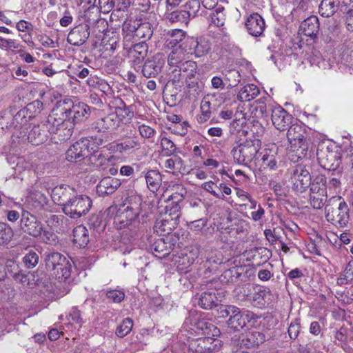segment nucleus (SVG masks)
<instances>
[{"mask_svg":"<svg viewBox=\"0 0 353 353\" xmlns=\"http://www.w3.org/2000/svg\"><path fill=\"white\" fill-rule=\"evenodd\" d=\"M245 27L249 34L253 37L261 36L265 27L264 19L262 17L254 13L248 17L245 21Z\"/></svg>","mask_w":353,"mask_h":353,"instance_id":"28","label":"nucleus"},{"mask_svg":"<svg viewBox=\"0 0 353 353\" xmlns=\"http://www.w3.org/2000/svg\"><path fill=\"white\" fill-rule=\"evenodd\" d=\"M190 52L188 48L185 47L184 41L182 44L174 48L169 53L168 60V81L165 87L174 86L181 87L180 83V70L179 65L188 58Z\"/></svg>","mask_w":353,"mask_h":353,"instance_id":"2","label":"nucleus"},{"mask_svg":"<svg viewBox=\"0 0 353 353\" xmlns=\"http://www.w3.org/2000/svg\"><path fill=\"white\" fill-rule=\"evenodd\" d=\"M253 290H254L253 285L243 284L235 289V296L239 301H249Z\"/></svg>","mask_w":353,"mask_h":353,"instance_id":"42","label":"nucleus"},{"mask_svg":"<svg viewBox=\"0 0 353 353\" xmlns=\"http://www.w3.org/2000/svg\"><path fill=\"white\" fill-rule=\"evenodd\" d=\"M350 211L347 203L340 196H334L329 199L325 206L326 220L338 229L347 227L350 220Z\"/></svg>","mask_w":353,"mask_h":353,"instance_id":"1","label":"nucleus"},{"mask_svg":"<svg viewBox=\"0 0 353 353\" xmlns=\"http://www.w3.org/2000/svg\"><path fill=\"white\" fill-rule=\"evenodd\" d=\"M88 225L94 235L97 236L104 231L106 222L102 214H92L88 219Z\"/></svg>","mask_w":353,"mask_h":353,"instance_id":"40","label":"nucleus"},{"mask_svg":"<svg viewBox=\"0 0 353 353\" xmlns=\"http://www.w3.org/2000/svg\"><path fill=\"white\" fill-rule=\"evenodd\" d=\"M20 228L26 234L38 238L43 232V224L37 218L28 211H23L20 219Z\"/></svg>","mask_w":353,"mask_h":353,"instance_id":"12","label":"nucleus"},{"mask_svg":"<svg viewBox=\"0 0 353 353\" xmlns=\"http://www.w3.org/2000/svg\"><path fill=\"white\" fill-rule=\"evenodd\" d=\"M341 170H336V172H332L330 179L328 182H327V188L329 189H336L340 187L341 185Z\"/></svg>","mask_w":353,"mask_h":353,"instance_id":"62","label":"nucleus"},{"mask_svg":"<svg viewBox=\"0 0 353 353\" xmlns=\"http://www.w3.org/2000/svg\"><path fill=\"white\" fill-rule=\"evenodd\" d=\"M257 318L256 314L249 310H241L238 315L232 320H227L228 329L233 332L242 330L252 321Z\"/></svg>","mask_w":353,"mask_h":353,"instance_id":"21","label":"nucleus"},{"mask_svg":"<svg viewBox=\"0 0 353 353\" xmlns=\"http://www.w3.org/2000/svg\"><path fill=\"white\" fill-rule=\"evenodd\" d=\"M242 268L234 266L225 270L219 276V280L222 283L229 284L238 281L242 274Z\"/></svg>","mask_w":353,"mask_h":353,"instance_id":"38","label":"nucleus"},{"mask_svg":"<svg viewBox=\"0 0 353 353\" xmlns=\"http://www.w3.org/2000/svg\"><path fill=\"white\" fill-rule=\"evenodd\" d=\"M161 145L166 156L173 154L176 150V146L172 141L165 137L161 139Z\"/></svg>","mask_w":353,"mask_h":353,"instance_id":"61","label":"nucleus"},{"mask_svg":"<svg viewBox=\"0 0 353 353\" xmlns=\"http://www.w3.org/2000/svg\"><path fill=\"white\" fill-rule=\"evenodd\" d=\"M130 126L126 128V134L122 137L120 143L123 153H129L134 150L141 148V143L139 137L136 135V131L129 129Z\"/></svg>","mask_w":353,"mask_h":353,"instance_id":"25","label":"nucleus"},{"mask_svg":"<svg viewBox=\"0 0 353 353\" xmlns=\"http://www.w3.org/2000/svg\"><path fill=\"white\" fill-rule=\"evenodd\" d=\"M338 0H323L319 6V13L321 16L329 17L337 10Z\"/></svg>","mask_w":353,"mask_h":353,"instance_id":"41","label":"nucleus"},{"mask_svg":"<svg viewBox=\"0 0 353 353\" xmlns=\"http://www.w3.org/2000/svg\"><path fill=\"white\" fill-rule=\"evenodd\" d=\"M223 263V258L221 254L219 256L214 253L209 254L205 261V266L210 271H214L216 268V265Z\"/></svg>","mask_w":353,"mask_h":353,"instance_id":"58","label":"nucleus"},{"mask_svg":"<svg viewBox=\"0 0 353 353\" xmlns=\"http://www.w3.org/2000/svg\"><path fill=\"white\" fill-rule=\"evenodd\" d=\"M261 146V141L258 139H246L245 141L234 147L231 151L235 163L248 165L254 159Z\"/></svg>","mask_w":353,"mask_h":353,"instance_id":"7","label":"nucleus"},{"mask_svg":"<svg viewBox=\"0 0 353 353\" xmlns=\"http://www.w3.org/2000/svg\"><path fill=\"white\" fill-rule=\"evenodd\" d=\"M50 129L48 117L46 121L32 126L28 134V141L35 145L43 143L50 137Z\"/></svg>","mask_w":353,"mask_h":353,"instance_id":"17","label":"nucleus"},{"mask_svg":"<svg viewBox=\"0 0 353 353\" xmlns=\"http://www.w3.org/2000/svg\"><path fill=\"white\" fill-rule=\"evenodd\" d=\"M212 337H201L190 341L189 351L192 353H210L214 349Z\"/></svg>","mask_w":353,"mask_h":353,"instance_id":"26","label":"nucleus"},{"mask_svg":"<svg viewBox=\"0 0 353 353\" xmlns=\"http://www.w3.org/2000/svg\"><path fill=\"white\" fill-rule=\"evenodd\" d=\"M45 266L48 272H50L59 281H65L71 274V261L63 254L52 252L46 254Z\"/></svg>","mask_w":353,"mask_h":353,"instance_id":"3","label":"nucleus"},{"mask_svg":"<svg viewBox=\"0 0 353 353\" xmlns=\"http://www.w3.org/2000/svg\"><path fill=\"white\" fill-rule=\"evenodd\" d=\"M326 193H312L310 194V201L311 205L314 209H321L324 205L325 206V197Z\"/></svg>","mask_w":353,"mask_h":353,"instance_id":"53","label":"nucleus"},{"mask_svg":"<svg viewBox=\"0 0 353 353\" xmlns=\"http://www.w3.org/2000/svg\"><path fill=\"white\" fill-rule=\"evenodd\" d=\"M137 199L139 201V203H137L136 206L128 205L117 211L114 217V223L117 229L121 230L137 223V218L139 212V205L141 198L139 196L134 197V199Z\"/></svg>","mask_w":353,"mask_h":353,"instance_id":"9","label":"nucleus"},{"mask_svg":"<svg viewBox=\"0 0 353 353\" xmlns=\"http://www.w3.org/2000/svg\"><path fill=\"white\" fill-rule=\"evenodd\" d=\"M28 199L29 202L32 203V206L37 209L41 208L48 203V198L46 196L39 191L31 192Z\"/></svg>","mask_w":353,"mask_h":353,"instance_id":"48","label":"nucleus"},{"mask_svg":"<svg viewBox=\"0 0 353 353\" xmlns=\"http://www.w3.org/2000/svg\"><path fill=\"white\" fill-rule=\"evenodd\" d=\"M90 144L88 139H80L75 142L66 151V159L70 162L77 163L88 158L90 152Z\"/></svg>","mask_w":353,"mask_h":353,"instance_id":"16","label":"nucleus"},{"mask_svg":"<svg viewBox=\"0 0 353 353\" xmlns=\"http://www.w3.org/2000/svg\"><path fill=\"white\" fill-rule=\"evenodd\" d=\"M317 159L322 168L330 172H336L341 164V155L337 151L330 150L328 147L318 149Z\"/></svg>","mask_w":353,"mask_h":353,"instance_id":"10","label":"nucleus"},{"mask_svg":"<svg viewBox=\"0 0 353 353\" xmlns=\"http://www.w3.org/2000/svg\"><path fill=\"white\" fill-rule=\"evenodd\" d=\"M210 102L205 97L202 99L201 102V115L198 119L199 122L204 123L210 117Z\"/></svg>","mask_w":353,"mask_h":353,"instance_id":"57","label":"nucleus"},{"mask_svg":"<svg viewBox=\"0 0 353 353\" xmlns=\"http://www.w3.org/2000/svg\"><path fill=\"white\" fill-rule=\"evenodd\" d=\"M201 10V4L199 0H189L184 5V10L183 16L188 14L189 18H194L196 16L202 14Z\"/></svg>","mask_w":353,"mask_h":353,"instance_id":"44","label":"nucleus"},{"mask_svg":"<svg viewBox=\"0 0 353 353\" xmlns=\"http://www.w3.org/2000/svg\"><path fill=\"white\" fill-rule=\"evenodd\" d=\"M168 46L170 48L177 47V44L185 39V32L179 29L172 30L168 32Z\"/></svg>","mask_w":353,"mask_h":353,"instance_id":"49","label":"nucleus"},{"mask_svg":"<svg viewBox=\"0 0 353 353\" xmlns=\"http://www.w3.org/2000/svg\"><path fill=\"white\" fill-rule=\"evenodd\" d=\"M178 221L179 216L157 221L154 225V230L160 235H169L171 231L176 228L179 223Z\"/></svg>","mask_w":353,"mask_h":353,"instance_id":"33","label":"nucleus"},{"mask_svg":"<svg viewBox=\"0 0 353 353\" xmlns=\"http://www.w3.org/2000/svg\"><path fill=\"white\" fill-rule=\"evenodd\" d=\"M90 241L88 229L83 225L73 230V242L79 248H85Z\"/></svg>","mask_w":353,"mask_h":353,"instance_id":"35","label":"nucleus"},{"mask_svg":"<svg viewBox=\"0 0 353 353\" xmlns=\"http://www.w3.org/2000/svg\"><path fill=\"white\" fill-rule=\"evenodd\" d=\"M319 23L316 17L312 16L304 20L300 26L301 34L307 37H314L319 32Z\"/></svg>","mask_w":353,"mask_h":353,"instance_id":"34","label":"nucleus"},{"mask_svg":"<svg viewBox=\"0 0 353 353\" xmlns=\"http://www.w3.org/2000/svg\"><path fill=\"white\" fill-rule=\"evenodd\" d=\"M121 185L119 179L111 176L103 177L97 185V192L100 196L113 194Z\"/></svg>","mask_w":353,"mask_h":353,"instance_id":"27","label":"nucleus"},{"mask_svg":"<svg viewBox=\"0 0 353 353\" xmlns=\"http://www.w3.org/2000/svg\"><path fill=\"white\" fill-rule=\"evenodd\" d=\"M272 121L276 129L283 131L290 127L292 121V117L281 106L272 110Z\"/></svg>","mask_w":353,"mask_h":353,"instance_id":"22","label":"nucleus"},{"mask_svg":"<svg viewBox=\"0 0 353 353\" xmlns=\"http://www.w3.org/2000/svg\"><path fill=\"white\" fill-rule=\"evenodd\" d=\"M293 188L298 192L303 193L311 184V174L308 168L303 165L295 166L291 176Z\"/></svg>","mask_w":353,"mask_h":353,"instance_id":"11","label":"nucleus"},{"mask_svg":"<svg viewBox=\"0 0 353 353\" xmlns=\"http://www.w3.org/2000/svg\"><path fill=\"white\" fill-rule=\"evenodd\" d=\"M89 34L88 29L85 27L75 28L69 32L67 41L71 45L79 46L86 41Z\"/></svg>","mask_w":353,"mask_h":353,"instance_id":"32","label":"nucleus"},{"mask_svg":"<svg viewBox=\"0 0 353 353\" xmlns=\"http://www.w3.org/2000/svg\"><path fill=\"white\" fill-rule=\"evenodd\" d=\"M106 296L114 303H121L125 298V294L119 290H110L106 291Z\"/></svg>","mask_w":353,"mask_h":353,"instance_id":"64","label":"nucleus"},{"mask_svg":"<svg viewBox=\"0 0 353 353\" xmlns=\"http://www.w3.org/2000/svg\"><path fill=\"white\" fill-rule=\"evenodd\" d=\"M148 46L144 41L134 44L129 51L130 58L134 64L141 63L147 54Z\"/></svg>","mask_w":353,"mask_h":353,"instance_id":"36","label":"nucleus"},{"mask_svg":"<svg viewBox=\"0 0 353 353\" xmlns=\"http://www.w3.org/2000/svg\"><path fill=\"white\" fill-rule=\"evenodd\" d=\"M60 114L54 109L48 116L50 139L54 143H61L70 139L72 134L73 124L64 116L57 118Z\"/></svg>","mask_w":353,"mask_h":353,"instance_id":"4","label":"nucleus"},{"mask_svg":"<svg viewBox=\"0 0 353 353\" xmlns=\"http://www.w3.org/2000/svg\"><path fill=\"white\" fill-rule=\"evenodd\" d=\"M165 57L162 53H157L153 57L148 59L142 67L143 74L146 77H152L157 75L163 67Z\"/></svg>","mask_w":353,"mask_h":353,"instance_id":"19","label":"nucleus"},{"mask_svg":"<svg viewBox=\"0 0 353 353\" xmlns=\"http://www.w3.org/2000/svg\"><path fill=\"white\" fill-rule=\"evenodd\" d=\"M21 46L20 43L15 39H5L0 37V48L6 51L14 52L18 50Z\"/></svg>","mask_w":353,"mask_h":353,"instance_id":"56","label":"nucleus"},{"mask_svg":"<svg viewBox=\"0 0 353 353\" xmlns=\"http://www.w3.org/2000/svg\"><path fill=\"white\" fill-rule=\"evenodd\" d=\"M180 79H181L182 72L185 73L187 76L192 77L196 71L197 64L195 61L185 59V61L179 65Z\"/></svg>","mask_w":353,"mask_h":353,"instance_id":"52","label":"nucleus"},{"mask_svg":"<svg viewBox=\"0 0 353 353\" xmlns=\"http://www.w3.org/2000/svg\"><path fill=\"white\" fill-rule=\"evenodd\" d=\"M287 137L291 144V150L298 159L307 157L308 143L305 129L299 124H293L288 128Z\"/></svg>","mask_w":353,"mask_h":353,"instance_id":"6","label":"nucleus"},{"mask_svg":"<svg viewBox=\"0 0 353 353\" xmlns=\"http://www.w3.org/2000/svg\"><path fill=\"white\" fill-rule=\"evenodd\" d=\"M202 188L216 198L222 200L225 199V196L222 194V192H218L217 184L214 183L213 181H210L204 183L202 185Z\"/></svg>","mask_w":353,"mask_h":353,"instance_id":"60","label":"nucleus"},{"mask_svg":"<svg viewBox=\"0 0 353 353\" xmlns=\"http://www.w3.org/2000/svg\"><path fill=\"white\" fill-rule=\"evenodd\" d=\"M120 103L123 105V107L118 106L115 108V111L113 112L114 114H117L119 123L124 119H131L133 116V112H131L125 104L121 100Z\"/></svg>","mask_w":353,"mask_h":353,"instance_id":"59","label":"nucleus"},{"mask_svg":"<svg viewBox=\"0 0 353 353\" xmlns=\"http://www.w3.org/2000/svg\"><path fill=\"white\" fill-rule=\"evenodd\" d=\"M0 128L3 130L14 129V121H12V112L11 110H5L0 114Z\"/></svg>","mask_w":353,"mask_h":353,"instance_id":"46","label":"nucleus"},{"mask_svg":"<svg viewBox=\"0 0 353 353\" xmlns=\"http://www.w3.org/2000/svg\"><path fill=\"white\" fill-rule=\"evenodd\" d=\"M76 192L74 188L68 185L61 184L52 189L51 197L57 205L65 208V205L71 200Z\"/></svg>","mask_w":353,"mask_h":353,"instance_id":"20","label":"nucleus"},{"mask_svg":"<svg viewBox=\"0 0 353 353\" xmlns=\"http://www.w3.org/2000/svg\"><path fill=\"white\" fill-rule=\"evenodd\" d=\"M70 99L57 101L56 111L59 112L61 116L71 121L72 123H79L87 119L90 115V108L83 103L72 105Z\"/></svg>","mask_w":353,"mask_h":353,"instance_id":"5","label":"nucleus"},{"mask_svg":"<svg viewBox=\"0 0 353 353\" xmlns=\"http://www.w3.org/2000/svg\"><path fill=\"white\" fill-rule=\"evenodd\" d=\"M184 42L185 47L190 52V54H194L196 57H202L206 55L211 50V43L205 37H200L197 39L193 37H188L184 40Z\"/></svg>","mask_w":353,"mask_h":353,"instance_id":"18","label":"nucleus"},{"mask_svg":"<svg viewBox=\"0 0 353 353\" xmlns=\"http://www.w3.org/2000/svg\"><path fill=\"white\" fill-rule=\"evenodd\" d=\"M224 8L217 6L216 8L210 14V23L216 27L223 26L225 23V16L223 12Z\"/></svg>","mask_w":353,"mask_h":353,"instance_id":"47","label":"nucleus"},{"mask_svg":"<svg viewBox=\"0 0 353 353\" xmlns=\"http://www.w3.org/2000/svg\"><path fill=\"white\" fill-rule=\"evenodd\" d=\"M92 206V201L88 196L77 195V192L68 202L62 210L72 219H79L85 214Z\"/></svg>","mask_w":353,"mask_h":353,"instance_id":"8","label":"nucleus"},{"mask_svg":"<svg viewBox=\"0 0 353 353\" xmlns=\"http://www.w3.org/2000/svg\"><path fill=\"white\" fill-rule=\"evenodd\" d=\"M31 104L26 108L18 111L14 115L12 114V121H14V130H28L30 124L29 121L33 118L30 111Z\"/></svg>","mask_w":353,"mask_h":353,"instance_id":"31","label":"nucleus"},{"mask_svg":"<svg viewBox=\"0 0 353 353\" xmlns=\"http://www.w3.org/2000/svg\"><path fill=\"white\" fill-rule=\"evenodd\" d=\"M88 161L93 166L101 170H105L110 164V158L105 157L100 151L90 152Z\"/></svg>","mask_w":353,"mask_h":353,"instance_id":"37","label":"nucleus"},{"mask_svg":"<svg viewBox=\"0 0 353 353\" xmlns=\"http://www.w3.org/2000/svg\"><path fill=\"white\" fill-rule=\"evenodd\" d=\"M119 126V120L117 114L112 112L98 119L94 123V127L99 132H106L117 129Z\"/></svg>","mask_w":353,"mask_h":353,"instance_id":"30","label":"nucleus"},{"mask_svg":"<svg viewBox=\"0 0 353 353\" xmlns=\"http://www.w3.org/2000/svg\"><path fill=\"white\" fill-rule=\"evenodd\" d=\"M278 148L273 144L269 148H265L261 153L262 166L264 169L275 170L278 163L281 162L280 157L277 155Z\"/></svg>","mask_w":353,"mask_h":353,"instance_id":"29","label":"nucleus"},{"mask_svg":"<svg viewBox=\"0 0 353 353\" xmlns=\"http://www.w3.org/2000/svg\"><path fill=\"white\" fill-rule=\"evenodd\" d=\"M125 26L134 37L137 39H142L144 42L150 39L152 35V26L149 22L141 23L139 21H134Z\"/></svg>","mask_w":353,"mask_h":353,"instance_id":"23","label":"nucleus"},{"mask_svg":"<svg viewBox=\"0 0 353 353\" xmlns=\"http://www.w3.org/2000/svg\"><path fill=\"white\" fill-rule=\"evenodd\" d=\"M310 192L312 193H326L327 179L325 175L319 174L314 180L311 181Z\"/></svg>","mask_w":353,"mask_h":353,"instance_id":"43","label":"nucleus"},{"mask_svg":"<svg viewBox=\"0 0 353 353\" xmlns=\"http://www.w3.org/2000/svg\"><path fill=\"white\" fill-rule=\"evenodd\" d=\"M179 235L172 234L157 239L152 245V249L156 253L161 254L160 258L168 256L172 251L178 249L179 247Z\"/></svg>","mask_w":353,"mask_h":353,"instance_id":"14","label":"nucleus"},{"mask_svg":"<svg viewBox=\"0 0 353 353\" xmlns=\"http://www.w3.org/2000/svg\"><path fill=\"white\" fill-rule=\"evenodd\" d=\"M265 341V335L260 332H250L245 334L235 335L231 339L233 346L253 348Z\"/></svg>","mask_w":353,"mask_h":353,"instance_id":"15","label":"nucleus"},{"mask_svg":"<svg viewBox=\"0 0 353 353\" xmlns=\"http://www.w3.org/2000/svg\"><path fill=\"white\" fill-rule=\"evenodd\" d=\"M13 235V230L9 225L0 222V245L9 243Z\"/></svg>","mask_w":353,"mask_h":353,"instance_id":"50","label":"nucleus"},{"mask_svg":"<svg viewBox=\"0 0 353 353\" xmlns=\"http://www.w3.org/2000/svg\"><path fill=\"white\" fill-rule=\"evenodd\" d=\"M145 179L149 190L153 192L157 191L161 184L162 179L160 172L150 170L145 174Z\"/></svg>","mask_w":353,"mask_h":353,"instance_id":"39","label":"nucleus"},{"mask_svg":"<svg viewBox=\"0 0 353 353\" xmlns=\"http://www.w3.org/2000/svg\"><path fill=\"white\" fill-rule=\"evenodd\" d=\"M222 293L217 290L211 288L201 293L199 298L198 304L201 307L206 310L212 309L221 301Z\"/></svg>","mask_w":353,"mask_h":353,"instance_id":"24","label":"nucleus"},{"mask_svg":"<svg viewBox=\"0 0 353 353\" xmlns=\"http://www.w3.org/2000/svg\"><path fill=\"white\" fill-rule=\"evenodd\" d=\"M175 90H163V97L164 100L167 101L170 106L176 105L177 101H179L180 99L178 97V94L174 92Z\"/></svg>","mask_w":353,"mask_h":353,"instance_id":"63","label":"nucleus"},{"mask_svg":"<svg viewBox=\"0 0 353 353\" xmlns=\"http://www.w3.org/2000/svg\"><path fill=\"white\" fill-rule=\"evenodd\" d=\"M67 220L63 215L50 214L46 216L45 222L52 230H57L62 225L63 220Z\"/></svg>","mask_w":353,"mask_h":353,"instance_id":"54","label":"nucleus"},{"mask_svg":"<svg viewBox=\"0 0 353 353\" xmlns=\"http://www.w3.org/2000/svg\"><path fill=\"white\" fill-rule=\"evenodd\" d=\"M186 323H190L195 328V332L198 334L204 335L205 337H212L214 336L213 331L216 330V327L205 319L201 318V314H198L196 311H191L189 316L185 319Z\"/></svg>","mask_w":353,"mask_h":353,"instance_id":"13","label":"nucleus"},{"mask_svg":"<svg viewBox=\"0 0 353 353\" xmlns=\"http://www.w3.org/2000/svg\"><path fill=\"white\" fill-rule=\"evenodd\" d=\"M132 320L130 318H126L117 327L115 334L119 338H123L132 331Z\"/></svg>","mask_w":353,"mask_h":353,"instance_id":"51","label":"nucleus"},{"mask_svg":"<svg viewBox=\"0 0 353 353\" xmlns=\"http://www.w3.org/2000/svg\"><path fill=\"white\" fill-rule=\"evenodd\" d=\"M219 316L221 318H228V320H232L241 311L240 308L233 305H221L218 310Z\"/></svg>","mask_w":353,"mask_h":353,"instance_id":"45","label":"nucleus"},{"mask_svg":"<svg viewBox=\"0 0 353 353\" xmlns=\"http://www.w3.org/2000/svg\"><path fill=\"white\" fill-rule=\"evenodd\" d=\"M39 254L34 251L28 252L23 258L24 265L28 269L34 268L39 263Z\"/></svg>","mask_w":353,"mask_h":353,"instance_id":"55","label":"nucleus"}]
</instances>
